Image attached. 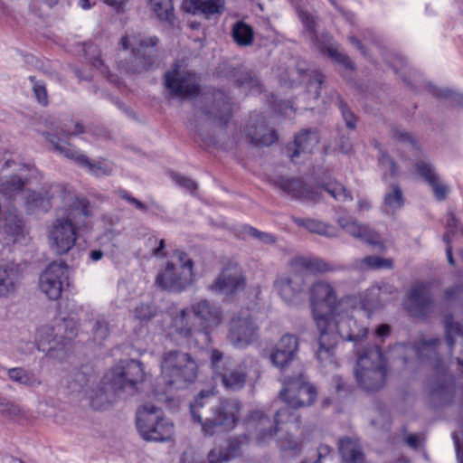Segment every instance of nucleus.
Masks as SVG:
<instances>
[{
	"label": "nucleus",
	"mask_w": 463,
	"mask_h": 463,
	"mask_svg": "<svg viewBox=\"0 0 463 463\" xmlns=\"http://www.w3.org/2000/svg\"><path fill=\"white\" fill-rule=\"evenodd\" d=\"M136 426L140 436L148 442L170 440L174 435V423L165 416L161 410L152 403H146L137 409Z\"/></svg>",
	"instance_id": "obj_8"
},
{
	"label": "nucleus",
	"mask_w": 463,
	"mask_h": 463,
	"mask_svg": "<svg viewBox=\"0 0 463 463\" xmlns=\"http://www.w3.org/2000/svg\"><path fill=\"white\" fill-rule=\"evenodd\" d=\"M299 18L303 23L306 30L309 33L312 42L319 44L318 34L317 31V22L314 16L307 11H302L299 13Z\"/></svg>",
	"instance_id": "obj_54"
},
{
	"label": "nucleus",
	"mask_w": 463,
	"mask_h": 463,
	"mask_svg": "<svg viewBox=\"0 0 463 463\" xmlns=\"http://www.w3.org/2000/svg\"><path fill=\"white\" fill-rule=\"evenodd\" d=\"M288 413V408L278 410L274 416V425H270V420L263 411L255 410L247 414L242 420V424L248 433L241 434L228 439L227 446L222 449L229 460L240 455L241 446L249 444L250 435L255 433L259 441H264L267 439L274 437L279 429L278 425L282 422L281 417Z\"/></svg>",
	"instance_id": "obj_4"
},
{
	"label": "nucleus",
	"mask_w": 463,
	"mask_h": 463,
	"mask_svg": "<svg viewBox=\"0 0 463 463\" xmlns=\"http://www.w3.org/2000/svg\"><path fill=\"white\" fill-rule=\"evenodd\" d=\"M294 222L298 226L303 227L312 233H317L327 238H335L338 236L337 228L316 219L296 218Z\"/></svg>",
	"instance_id": "obj_38"
},
{
	"label": "nucleus",
	"mask_w": 463,
	"mask_h": 463,
	"mask_svg": "<svg viewBox=\"0 0 463 463\" xmlns=\"http://www.w3.org/2000/svg\"><path fill=\"white\" fill-rule=\"evenodd\" d=\"M210 359L214 381H220L227 391L238 392L244 388L248 378L245 364L224 357L223 353L218 349L212 350Z\"/></svg>",
	"instance_id": "obj_9"
},
{
	"label": "nucleus",
	"mask_w": 463,
	"mask_h": 463,
	"mask_svg": "<svg viewBox=\"0 0 463 463\" xmlns=\"http://www.w3.org/2000/svg\"><path fill=\"white\" fill-rule=\"evenodd\" d=\"M319 48L322 52L326 53L334 62L341 66L345 71H354L355 70L354 63L347 54L338 52L332 46H319Z\"/></svg>",
	"instance_id": "obj_45"
},
{
	"label": "nucleus",
	"mask_w": 463,
	"mask_h": 463,
	"mask_svg": "<svg viewBox=\"0 0 463 463\" xmlns=\"http://www.w3.org/2000/svg\"><path fill=\"white\" fill-rule=\"evenodd\" d=\"M164 86L169 92L181 99H196L201 93L200 79L191 70H181L179 61L164 74Z\"/></svg>",
	"instance_id": "obj_10"
},
{
	"label": "nucleus",
	"mask_w": 463,
	"mask_h": 463,
	"mask_svg": "<svg viewBox=\"0 0 463 463\" xmlns=\"http://www.w3.org/2000/svg\"><path fill=\"white\" fill-rule=\"evenodd\" d=\"M159 43L157 36H150L141 39L132 47L131 56L123 65L125 71L130 74H140L152 71L156 67L157 52L156 47Z\"/></svg>",
	"instance_id": "obj_13"
},
{
	"label": "nucleus",
	"mask_w": 463,
	"mask_h": 463,
	"mask_svg": "<svg viewBox=\"0 0 463 463\" xmlns=\"http://www.w3.org/2000/svg\"><path fill=\"white\" fill-rule=\"evenodd\" d=\"M415 169L422 179L432 188L434 197L439 202L444 201L448 196L449 189L440 182L434 165L430 162L418 160L415 163Z\"/></svg>",
	"instance_id": "obj_33"
},
{
	"label": "nucleus",
	"mask_w": 463,
	"mask_h": 463,
	"mask_svg": "<svg viewBox=\"0 0 463 463\" xmlns=\"http://www.w3.org/2000/svg\"><path fill=\"white\" fill-rule=\"evenodd\" d=\"M383 287L368 288L360 298L355 296L338 298L335 287L326 280H317L308 288L312 318H354V311L360 308L370 317L383 306L381 297Z\"/></svg>",
	"instance_id": "obj_1"
},
{
	"label": "nucleus",
	"mask_w": 463,
	"mask_h": 463,
	"mask_svg": "<svg viewBox=\"0 0 463 463\" xmlns=\"http://www.w3.org/2000/svg\"><path fill=\"white\" fill-rule=\"evenodd\" d=\"M170 334H175L183 338L189 339L193 336L190 320H172Z\"/></svg>",
	"instance_id": "obj_58"
},
{
	"label": "nucleus",
	"mask_w": 463,
	"mask_h": 463,
	"mask_svg": "<svg viewBox=\"0 0 463 463\" xmlns=\"http://www.w3.org/2000/svg\"><path fill=\"white\" fill-rule=\"evenodd\" d=\"M224 77L239 89L247 90L256 93L261 92L262 85L259 77L253 70L243 65L236 67L228 66L225 69Z\"/></svg>",
	"instance_id": "obj_26"
},
{
	"label": "nucleus",
	"mask_w": 463,
	"mask_h": 463,
	"mask_svg": "<svg viewBox=\"0 0 463 463\" xmlns=\"http://www.w3.org/2000/svg\"><path fill=\"white\" fill-rule=\"evenodd\" d=\"M1 231L7 244H14L24 240L26 227L23 215L15 209L5 212Z\"/></svg>",
	"instance_id": "obj_29"
},
{
	"label": "nucleus",
	"mask_w": 463,
	"mask_h": 463,
	"mask_svg": "<svg viewBox=\"0 0 463 463\" xmlns=\"http://www.w3.org/2000/svg\"><path fill=\"white\" fill-rule=\"evenodd\" d=\"M156 316V308L152 303H141L135 307V318H153Z\"/></svg>",
	"instance_id": "obj_64"
},
{
	"label": "nucleus",
	"mask_w": 463,
	"mask_h": 463,
	"mask_svg": "<svg viewBox=\"0 0 463 463\" xmlns=\"http://www.w3.org/2000/svg\"><path fill=\"white\" fill-rule=\"evenodd\" d=\"M202 108L203 113L216 126L225 128L233 117L232 97L222 89H213Z\"/></svg>",
	"instance_id": "obj_14"
},
{
	"label": "nucleus",
	"mask_w": 463,
	"mask_h": 463,
	"mask_svg": "<svg viewBox=\"0 0 463 463\" xmlns=\"http://www.w3.org/2000/svg\"><path fill=\"white\" fill-rule=\"evenodd\" d=\"M120 390L112 384V381L106 380V373L96 388L89 393L90 404L94 410H106L116 402Z\"/></svg>",
	"instance_id": "obj_28"
},
{
	"label": "nucleus",
	"mask_w": 463,
	"mask_h": 463,
	"mask_svg": "<svg viewBox=\"0 0 463 463\" xmlns=\"http://www.w3.org/2000/svg\"><path fill=\"white\" fill-rule=\"evenodd\" d=\"M318 326L334 322L338 335L349 342L357 343L367 335L368 326L365 320H317Z\"/></svg>",
	"instance_id": "obj_31"
},
{
	"label": "nucleus",
	"mask_w": 463,
	"mask_h": 463,
	"mask_svg": "<svg viewBox=\"0 0 463 463\" xmlns=\"http://www.w3.org/2000/svg\"><path fill=\"white\" fill-rule=\"evenodd\" d=\"M243 233L259 240L265 244H273L276 242V237L269 232H260L255 227L245 224L242 226Z\"/></svg>",
	"instance_id": "obj_56"
},
{
	"label": "nucleus",
	"mask_w": 463,
	"mask_h": 463,
	"mask_svg": "<svg viewBox=\"0 0 463 463\" xmlns=\"http://www.w3.org/2000/svg\"><path fill=\"white\" fill-rule=\"evenodd\" d=\"M303 274L302 271H294L275 279L274 289L285 303L292 305L302 300L306 288Z\"/></svg>",
	"instance_id": "obj_20"
},
{
	"label": "nucleus",
	"mask_w": 463,
	"mask_h": 463,
	"mask_svg": "<svg viewBox=\"0 0 463 463\" xmlns=\"http://www.w3.org/2000/svg\"><path fill=\"white\" fill-rule=\"evenodd\" d=\"M245 285L246 279L241 267L237 262L229 260L210 288L212 290L232 296L243 290Z\"/></svg>",
	"instance_id": "obj_18"
},
{
	"label": "nucleus",
	"mask_w": 463,
	"mask_h": 463,
	"mask_svg": "<svg viewBox=\"0 0 463 463\" xmlns=\"http://www.w3.org/2000/svg\"><path fill=\"white\" fill-rule=\"evenodd\" d=\"M52 195L47 190L32 191L26 198V209L28 212H34L36 210L48 212L52 207Z\"/></svg>",
	"instance_id": "obj_40"
},
{
	"label": "nucleus",
	"mask_w": 463,
	"mask_h": 463,
	"mask_svg": "<svg viewBox=\"0 0 463 463\" xmlns=\"http://www.w3.org/2000/svg\"><path fill=\"white\" fill-rule=\"evenodd\" d=\"M259 326L255 320H231L228 339L235 347L242 348L256 341Z\"/></svg>",
	"instance_id": "obj_25"
},
{
	"label": "nucleus",
	"mask_w": 463,
	"mask_h": 463,
	"mask_svg": "<svg viewBox=\"0 0 463 463\" xmlns=\"http://www.w3.org/2000/svg\"><path fill=\"white\" fill-rule=\"evenodd\" d=\"M192 309L197 318H222L220 307L207 299H202L194 303Z\"/></svg>",
	"instance_id": "obj_43"
},
{
	"label": "nucleus",
	"mask_w": 463,
	"mask_h": 463,
	"mask_svg": "<svg viewBox=\"0 0 463 463\" xmlns=\"http://www.w3.org/2000/svg\"><path fill=\"white\" fill-rule=\"evenodd\" d=\"M439 344L440 340L438 337L400 344L402 364L404 365L431 364V360L438 355L437 348Z\"/></svg>",
	"instance_id": "obj_15"
},
{
	"label": "nucleus",
	"mask_w": 463,
	"mask_h": 463,
	"mask_svg": "<svg viewBox=\"0 0 463 463\" xmlns=\"http://www.w3.org/2000/svg\"><path fill=\"white\" fill-rule=\"evenodd\" d=\"M279 186L293 199L302 202H311L313 203L321 202L323 198L322 190L337 201H353L352 193L337 181L323 184L320 187H313L299 178H281Z\"/></svg>",
	"instance_id": "obj_7"
},
{
	"label": "nucleus",
	"mask_w": 463,
	"mask_h": 463,
	"mask_svg": "<svg viewBox=\"0 0 463 463\" xmlns=\"http://www.w3.org/2000/svg\"><path fill=\"white\" fill-rule=\"evenodd\" d=\"M295 355L294 350L285 351L275 347L270 354V360L276 367L284 370L294 360Z\"/></svg>",
	"instance_id": "obj_48"
},
{
	"label": "nucleus",
	"mask_w": 463,
	"mask_h": 463,
	"mask_svg": "<svg viewBox=\"0 0 463 463\" xmlns=\"http://www.w3.org/2000/svg\"><path fill=\"white\" fill-rule=\"evenodd\" d=\"M332 383L335 385L336 393L341 397H347L353 393L354 387L347 384L342 376L336 374L332 377Z\"/></svg>",
	"instance_id": "obj_62"
},
{
	"label": "nucleus",
	"mask_w": 463,
	"mask_h": 463,
	"mask_svg": "<svg viewBox=\"0 0 463 463\" xmlns=\"http://www.w3.org/2000/svg\"><path fill=\"white\" fill-rule=\"evenodd\" d=\"M325 82V75L318 71H313L307 82V91L314 95L315 99L321 96V88Z\"/></svg>",
	"instance_id": "obj_57"
},
{
	"label": "nucleus",
	"mask_w": 463,
	"mask_h": 463,
	"mask_svg": "<svg viewBox=\"0 0 463 463\" xmlns=\"http://www.w3.org/2000/svg\"><path fill=\"white\" fill-rule=\"evenodd\" d=\"M279 397L290 408L298 409L313 405L317 397V391L300 373L296 376L284 378Z\"/></svg>",
	"instance_id": "obj_11"
},
{
	"label": "nucleus",
	"mask_w": 463,
	"mask_h": 463,
	"mask_svg": "<svg viewBox=\"0 0 463 463\" xmlns=\"http://www.w3.org/2000/svg\"><path fill=\"white\" fill-rule=\"evenodd\" d=\"M28 80L33 85V92L37 102L43 107H47L49 105V96L46 83L42 80H38L35 76H29Z\"/></svg>",
	"instance_id": "obj_46"
},
{
	"label": "nucleus",
	"mask_w": 463,
	"mask_h": 463,
	"mask_svg": "<svg viewBox=\"0 0 463 463\" xmlns=\"http://www.w3.org/2000/svg\"><path fill=\"white\" fill-rule=\"evenodd\" d=\"M90 382V377L82 371L76 370L68 381V388L71 392H81Z\"/></svg>",
	"instance_id": "obj_50"
},
{
	"label": "nucleus",
	"mask_w": 463,
	"mask_h": 463,
	"mask_svg": "<svg viewBox=\"0 0 463 463\" xmlns=\"http://www.w3.org/2000/svg\"><path fill=\"white\" fill-rule=\"evenodd\" d=\"M362 241L378 247L380 250L384 249V244L381 241L380 234L370 227L364 225L361 235L358 238Z\"/></svg>",
	"instance_id": "obj_55"
},
{
	"label": "nucleus",
	"mask_w": 463,
	"mask_h": 463,
	"mask_svg": "<svg viewBox=\"0 0 463 463\" xmlns=\"http://www.w3.org/2000/svg\"><path fill=\"white\" fill-rule=\"evenodd\" d=\"M338 224L341 226L343 230H345L348 234L352 235L354 238H359L361 235V231L364 225L357 223L356 222L349 221L345 218H339Z\"/></svg>",
	"instance_id": "obj_63"
},
{
	"label": "nucleus",
	"mask_w": 463,
	"mask_h": 463,
	"mask_svg": "<svg viewBox=\"0 0 463 463\" xmlns=\"http://www.w3.org/2000/svg\"><path fill=\"white\" fill-rule=\"evenodd\" d=\"M232 36L239 46H250L253 43L254 31L250 24L238 21L232 26Z\"/></svg>",
	"instance_id": "obj_41"
},
{
	"label": "nucleus",
	"mask_w": 463,
	"mask_h": 463,
	"mask_svg": "<svg viewBox=\"0 0 463 463\" xmlns=\"http://www.w3.org/2000/svg\"><path fill=\"white\" fill-rule=\"evenodd\" d=\"M336 105L341 112L346 128L350 130H354L356 128L357 117L340 95H337Z\"/></svg>",
	"instance_id": "obj_51"
},
{
	"label": "nucleus",
	"mask_w": 463,
	"mask_h": 463,
	"mask_svg": "<svg viewBox=\"0 0 463 463\" xmlns=\"http://www.w3.org/2000/svg\"><path fill=\"white\" fill-rule=\"evenodd\" d=\"M445 321V339L450 350L455 345L456 336H463V327L457 320Z\"/></svg>",
	"instance_id": "obj_49"
},
{
	"label": "nucleus",
	"mask_w": 463,
	"mask_h": 463,
	"mask_svg": "<svg viewBox=\"0 0 463 463\" xmlns=\"http://www.w3.org/2000/svg\"><path fill=\"white\" fill-rule=\"evenodd\" d=\"M300 265L312 273H326L337 270L334 265L320 258H302Z\"/></svg>",
	"instance_id": "obj_44"
},
{
	"label": "nucleus",
	"mask_w": 463,
	"mask_h": 463,
	"mask_svg": "<svg viewBox=\"0 0 463 463\" xmlns=\"http://www.w3.org/2000/svg\"><path fill=\"white\" fill-rule=\"evenodd\" d=\"M392 191L384 195V203L392 210L401 209L404 205V197L399 184H391Z\"/></svg>",
	"instance_id": "obj_47"
},
{
	"label": "nucleus",
	"mask_w": 463,
	"mask_h": 463,
	"mask_svg": "<svg viewBox=\"0 0 463 463\" xmlns=\"http://www.w3.org/2000/svg\"><path fill=\"white\" fill-rule=\"evenodd\" d=\"M26 184L21 176L12 175L0 179V193L7 197H12L23 191Z\"/></svg>",
	"instance_id": "obj_42"
},
{
	"label": "nucleus",
	"mask_w": 463,
	"mask_h": 463,
	"mask_svg": "<svg viewBox=\"0 0 463 463\" xmlns=\"http://www.w3.org/2000/svg\"><path fill=\"white\" fill-rule=\"evenodd\" d=\"M339 454L343 463H364V454L358 444L345 437L339 440Z\"/></svg>",
	"instance_id": "obj_39"
},
{
	"label": "nucleus",
	"mask_w": 463,
	"mask_h": 463,
	"mask_svg": "<svg viewBox=\"0 0 463 463\" xmlns=\"http://www.w3.org/2000/svg\"><path fill=\"white\" fill-rule=\"evenodd\" d=\"M92 326L93 341L97 345H102L103 341L109 336V330L107 320H94Z\"/></svg>",
	"instance_id": "obj_59"
},
{
	"label": "nucleus",
	"mask_w": 463,
	"mask_h": 463,
	"mask_svg": "<svg viewBox=\"0 0 463 463\" xmlns=\"http://www.w3.org/2000/svg\"><path fill=\"white\" fill-rule=\"evenodd\" d=\"M354 376L358 385L367 392H376L386 383L387 360L381 346L374 345L356 350Z\"/></svg>",
	"instance_id": "obj_3"
},
{
	"label": "nucleus",
	"mask_w": 463,
	"mask_h": 463,
	"mask_svg": "<svg viewBox=\"0 0 463 463\" xmlns=\"http://www.w3.org/2000/svg\"><path fill=\"white\" fill-rule=\"evenodd\" d=\"M46 141L52 145L53 150L62 155L64 157L72 160L78 166L87 169L96 176L109 175L110 168L104 162H92L88 156L80 154L71 146L60 144V137L51 132H44Z\"/></svg>",
	"instance_id": "obj_16"
},
{
	"label": "nucleus",
	"mask_w": 463,
	"mask_h": 463,
	"mask_svg": "<svg viewBox=\"0 0 463 463\" xmlns=\"http://www.w3.org/2000/svg\"><path fill=\"white\" fill-rule=\"evenodd\" d=\"M22 272L19 265L8 263L0 264V298L13 295L20 283Z\"/></svg>",
	"instance_id": "obj_35"
},
{
	"label": "nucleus",
	"mask_w": 463,
	"mask_h": 463,
	"mask_svg": "<svg viewBox=\"0 0 463 463\" xmlns=\"http://www.w3.org/2000/svg\"><path fill=\"white\" fill-rule=\"evenodd\" d=\"M280 350H294V354L298 352V341L295 335L286 334L284 335L275 346Z\"/></svg>",
	"instance_id": "obj_60"
},
{
	"label": "nucleus",
	"mask_w": 463,
	"mask_h": 463,
	"mask_svg": "<svg viewBox=\"0 0 463 463\" xmlns=\"http://www.w3.org/2000/svg\"><path fill=\"white\" fill-rule=\"evenodd\" d=\"M410 76H402L404 83L414 92L426 90L433 97L442 99H449L454 105L463 108V93L451 89H440L430 81H426L423 75L416 70L410 69Z\"/></svg>",
	"instance_id": "obj_19"
},
{
	"label": "nucleus",
	"mask_w": 463,
	"mask_h": 463,
	"mask_svg": "<svg viewBox=\"0 0 463 463\" xmlns=\"http://www.w3.org/2000/svg\"><path fill=\"white\" fill-rule=\"evenodd\" d=\"M430 396L433 400L434 408L446 407L454 402L456 387L452 381L438 379L430 384Z\"/></svg>",
	"instance_id": "obj_34"
},
{
	"label": "nucleus",
	"mask_w": 463,
	"mask_h": 463,
	"mask_svg": "<svg viewBox=\"0 0 463 463\" xmlns=\"http://www.w3.org/2000/svg\"><path fill=\"white\" fill-rule=\"evenodd\" d=\"M7 376L12 382L25 387L35 388L43 383L39 373L23 367L8 369Z\"/></svg>",
	"instance_id": "obj_37"
},
{
	"label": "nucleus",
	"mask_w": 463,
	"mask_h": 463,
	"mask_svg": "<svg viewBox=\"0 0 463 463\" xmlns=\"http://www.w3.org/2000/svg\"><path fill=\"white\" fill-rule=\"evenodd\" d=\"M243 405L238 399L216 400L213 389L202 390L190 402V413L205 436L232 430L240 421Z\"/></svg>",
	"instance_id": "obj_2"
},
{
	"label": "nucleus",
	"mask_w": 463,
	"mask_h": 463,
	"mask_svg": "<svg viewBox=\"0 0 463 463\" xmlns=\"http://www.w3.org/2000/svg\"><path fill=\"white\" fill-rule=\"evenodd\" d=\"M244 133L246 137L250 139V143L257 147L271 146L279 139L277 131L269 128L265 118L260 115L254 118H251L247 122Z\"/></svg>",
	"instance_id": "obj_23"
},
{
	"label": "nucleus",
	"mask_w": 463,
	"mask_h": 463,
	"mask_svg": "<svg viewBox=\"0 0 463 463\" xmlns=\"http://www.w3.org/2000/svg\"><path fill=\"white\" fill-rule=\"evenodd\" d=\"M49 240L57 254H67L77 240V227L72 220L69 216L57 219L50 230Z\"/></svg>",
	"instance_id": "obj_17"
},
{
	"label": "nucleus",
	"mask_w": 463,
	"mask_h": 463,
	"mask_svg": "<svg viewBox=\"0 0 463 463\" xmlns=\"http://www.w3.org/2000/svg\"><path fill=\"white\" fill-rule=\"evenodd\" d=\"M150 5L156 18L169 29L179 28L173 0H150Z\"/></svg>",
	"instance_id": "obj_36"
},
{
	"label": "nucleus",
	"mask_w": 463,
	"mask_h": 463,
	"mask_svg": "<svg viewBox=\"0 0 463 463\" xmlns=\"http://www.w3.org/2000/svg\"><path fill=\"white\" fill-rule=\"evenodd\" d=\"M431 304L430 288L422 282L413 284L403 299V307L412 317L425 316Z\"/></svg>",
	"instance_id": "obj_24"
},
{
	"label": "nucleus",
	"mask_w": 463,
	"mask_h": 463,
	"mask_svg": "<svg viewBox=\"0 0 463 463\" xmlns=\"http://www.w3.org/2000/svg\"><path fill=\"white\" fill-rule=\"evenodd\" d=\"M22 414V410L15 402L0 396V416L14 420Z\"/></svg>",
	"instance_id": "obj_53"
},
{
	"label": "nucleus",
	"mask_w": 463,
	"mask_h": 463,
	"mask_svg": "<svg viewBox=\"0 0 463 463\" xmlns=\"http://www.w3.org/2000/svg\"><path fill=\"white\" fill-rule=\"evenodd\" d=\"M317 326L320 330L318 338V349L317 351V358L323 366L331 364L335 359V350L337 345V335L335 333L328 330L329 327L334 326V322H329Z\"/></svg>",
	"instance_id": "obj_27"
},
{
	"label": "nucleus",
	"mask_w": 463,
	"mask_h": 463,
	"mask_svg": "<svg viewBox=\"0 0 463 463\" xmlns=\"http://www.w3.org/2000/svg\"><path fill=\"white\" fill-rule=\"evenodd\" d=\"M198 365L188 353L165 352L161 361V379L167 391L181 390L194 383Z\"/></svg>",
	"instance_id": "obj_5"
},
{
	"label": "nucleus",
	"mask_w": 463,
	"mask_h": 463,
	"mask_svg": "<svg viewBox=\"0 0 463 463\" xmlns=\"http://www.w3.org/2000/svg\"><path fill=\"white\" fill-rule=\"evenodd\" d=\"M182 8L186 13L211 19L224 12L225 0H184Z\"/></svg>",
	"instance_id": "obj_32"
},
{
	"label": "nucleus",
	"mask_w": 463,
	"mask_h": 463,
	"mask_svg": "<svg viewBox=\"0 0 463 463\" xmlns=\"http://www.w3.org/2000/svg\"><path fill=\"white\" fill-rule=\"evenodd\" d=\"M171 177L177 185L186 189L191 193L195 192L198 188L197 183L185 175L172 172Z\"/></svg>",
	"instance_id": "obj_61"
},
{
	"label": "nucleus",
	"mask_w": 463,
	"mask_h": 463,
	"mask_svg": "<svg viewBox=\"0 0 463 463\" xmlns=\"http://www.w3.org/2000/svg\"><path fill=\"white\" fill-rule=\"evenodd\" d=\"M193 276L179 269L172 261L165 263V269L156 277V284L163 290L181 293L190 285Z\"/></svg>",
	"instance_id": "obj_22"
},
{
	"label": "nucleus",
	"mask_w": 463,
	"mask_h": 463,
	"mask_svg": "<svg viewBox=\"0 0 463 463\" xmlns=\"http://www.w3.org/2000/svg\"><path fill=\"white\" fill-rule=\"evenodd\" d=\"M362 263L364 264L367 269L372 270L393 269V260L392 259H385L374 255L364 257L362 260Z\"/></svg>",
	"instance_id": "obj_52"
},
{
	"label": "nucleus",
	"mask_w": 463,
	"mask_h": 463,
	"mask_svg": "<svg viewBox=\"0 0 463 463\" xmlns=\"http://www.w3.org/2000/svg\"><path fill=\"white\" fill-rule=\"evenodd\" d=\"M67 279V263L53 261L41 274L40 288L49 299L57 300L61 295L63 281Z\"/></svg>",
	"instance_id": "obj_21"
},
{
	"label": "nucleus",
	"mask_w": 463,
	"mask_h": 463,
	"mask_svg": "<svg viewBox=\"0 0 463 463\" xmlns=\"http://www.w3.org/2000/svg\"><path fill=\"white\" fill-rule=\"evenodd\" d=\"M319 142V136L316 129L305 128L296 133L293 142L286 145L288 156L293 160L301 154H311Z\"/></svg>",
	"instance_id": "obj_30"
},
{
	"label": "nucleus",
	"mask_w": 463,
	"mask_h": 463,
	"mask_svg": "<svg viewBox=\"0 0 463 463\" xmlns=\"http://www.w3.org/2000/svg\"><path fill=\"white\" fill-rule=\"evenodd\" d=\"M76 330V320H60L55 326H40L35 334V345L39 351L45 352L48 358L63 361L68 345L77 335Z\"/></svg>",
	"instance_id": "obj_6"
},
{
	"label": "nucleus",
	"mask_w": 463,
	"mask_h": 463,
	"mask_svg": "<svg viewBox=\"0 0 463 463\" xmlns=\"http://www.w3.org/2000/svg\"><path fill=\"white\" fill-rule=\"evenodd\" d=\"M145 372L141 362L134 359L122 362L106 373V380L112 381V384L120 392H128L133 395L137 391V384L144 381Z\"/></svg>",
	"instance_id": "obj_12"
}]
</instances>
